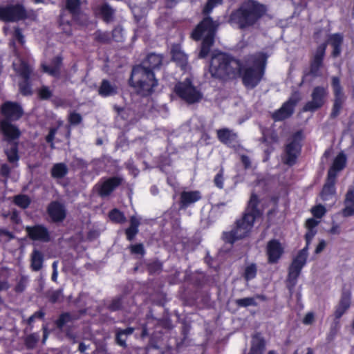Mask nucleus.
Here are the masks:
<instances>
[{
	"label": "nucleus",
	"mask_w": 354,
	"mask_h": 354,
	"mask_svg": "<svg viewBox=\"0 0 354 354\" xmlns=\"http://www.w3.org/2000/svg\"><path fill=\"white\" fill-rule=\"evenodd\" d=\"M265 347L266 342L263 338L259 337H253L251 348L263 352Z\"/></svg>",
	"instance_id": "obj_53"
},
{
	"label": "nucleus",
	"mask_w": 354,
	"mask_h": 354,
	"mask_svg": "<svg viewBox=\"0 0 354 354\" xmlns=\"http://www.w3.org/2000/svg\"><path fill=\"white\" fill-rule=\"evenodd\" d=\"M326 210L325 207L321 204L317 205L313 207L311 209V213L313 214V216L317 218H322L326 214Z\"/></svg>",
	"instance_id": "obj_54"
},
{
	"label": "nucleus",
	"mask_w": 354,
	"mask_h": 354,
	"mask_svg": "<svg viewBox=\"0 0 354 354\" xmlns=\"http://www.w3.org/2000/svg\"><path fill=\"white\" fill-rule=\"evenodd\" d=\"M158 324L160 326H161L162 328L167 329V330H170L173 327L172 323H171V320L169 319H159L158 321Z\"/></svg>",
	"instance_id": "obj_64"
},
{
	"label": "nucleus",
	"mask_w": 354,
	"mask_h": 354,
	"mask_svg": "<svg viewBox=\"0 0 354 354\" xmlns=\"http://www.w3.org/2000/svg\"><path fill=\"white\" fill-rule=\"evenodd\" d=\"M37 338L33 334L28 335L24 340L25 345L27 348H34L37 344Z\"/></svg>",
	"instance_id": "obj_59"
},
{
	"label": "nucleus",
	"mask_w": 354,
	"mask_h": 354,
	"mask_svg": "<svg viewBox=\"0 0 354 354\" xmlns=\"http://www.w3.org/2000/svg\"><path fill=\"white\" fill-rule=\"evenodd\" d=\"M344 37L341 33H334L329 37V42L333 47L331 56L334 58L340 55L342 52V45L343 44Z\"/></svg>",
	"instance_id": "obj_31"
},
{
	"label": "nucleus",
	"mask_w": 354,
	"mask_h": 354,
	"mask_svg": "<svg viewBox=\"0 0 354 354\" xmlns=\"http://www.w3.org/2000/svg\"><path fill=\"white\" fill-rule=\"evenodd\" d=\"M330 84L333 90V99L330 113V118L335 119L340 115L346 102L347 96L344 91V88L339 77L333 76L331 77Z\"/></svg>",
	"instance_id": "obj_11"
},
{
	"label": "nucleus",
	"mask_w": 354,
	"mask_h": 354,
	"mask_svg": "<svg viewBox=\"0 0 354 354\" xmlns=\"http://www.w3.org/2000/svg\"><path fill=\"white\" fill-rule=\"evenodd\" d=\"M257 274V266L254 263H252L247 266L244 269L243 277L246 281L254 279Z\"/></svg>",
	"instance_id": "obj_44"
},
{
	"label": "nucleus",
	"mask_w": 354,
	"mask_h": 354,
	"mask_svg": "<svg viewBox=\"0 0 354 354\" xmlns=\"http://www.w3.org/2000/svg\"><path fill=\"white\" fill-rule=\"evenodd\" d=\"M111 38L116 42L123 41L122 28L120 26L115 27L111 32Z\"/></svg>",
	"instance_id": "obj_57"
},
{
	"label": "nucleus",
	"mask_w": 354,
	"mask_h": 354,
	"mask_svg": "<svg viewBox=\"0 0 354 354\" xmlns=\"http://www.w3.org/2000/svg\"><path fill=\"white\" fill-rule=\"evenodd\" d=\"M19 89L20 93L24 96H28L32 94L31 79H22L19 82Z\"/></svg>",
	"instance_id": "obj_42"
},
{
	"label": "nucleus",
	"mask_w": 354,
	"mask_h": 354,
	"mask_svg": "<svg viewBox=\"0 0 354 354\" xmlns=\"http://www.w3.org/2000/svg\"><path fill=\"white\" fill-rule=\"evenodd\" d=\"M94 40L100 44H109L111 40L110 33L107 31L97 30L94 34Z\"/></svg>",
	"instance_id": "obj_45"
},
{
	"label": "nucleus",
	"mask_w": 354,
	"mask_h": 354,
	"mask_svg": "<svg viewBox=\"0 0 354 354\" xmlns=\"http://www.w3.org/2000/svg\"><path fill=\"white\" fill-rule=\"evenodd\" d=\"M241 59L232 55L222 52H214L209 62V73L214 79L221 81L236 80Z\"/></svg>",
	"instance_id": "obj_3"
},
{
	"label": "nucleus",
	"mask_w": 354,
	"mask_h": 354,
	"mask_svg": "<svg viewBox=\"0 0 354 354\" xmlns=\"http://www.w3.org/2000/svg\"><path fill=\"white\" fill-rule=\"evenodd\" d=\"M110 221L116 224H122L127 221L124 214L118 208L112 209L108 214Z\"/></svg>",
	"instance_id": "obj_39"
},
{
	"label": "nucleus",
	"mask_w": 354,
	"mask_h": 354,
	"mask_svg": "<svg viewBox=\"0 0 354 354\" xmlns=\"http://www.w3.org/2000/svg\"><path fill=\"white\" fill-rule=\"evenodd\" d=\"M13 203L21 209H26L31 203L30 197L26 194H18L15 196Z\"/></svg>",
	"instance_id": "obj_43"
},
{
	"label": "nucleus",
	"mask_w": 354,
	"mask_h": 354,
	"mask_svg": "<svg viewBox=\"0 0 354 354\" xmlns=\"http://www.w3.org/2000/svg\"><path fill=\"white\" fill-rule=\"evenodd\" d=\"M301 131H297L292 135L291 140L286 145V159L284 162L286 165L292 166L296 163L301 151Z\"/></svg>",
	"instance_id": "obj_14"
},
{
	"label": "nucleus",
	"mask_w": 354,
	"mask_h": 354,
	"mask_svg": "<svg viewBox=\"0 0 354 354\" xmlns=\"http://www.w3.org/2000/svg\"><path fill=\"white\" fill-rule=\"evenodd\" d=\"M123 180V178L119 176L105 178L96 185L97 192L101 197L109 196L116 188L122 185Z\"/></svg>",
	"instance_id": "obj_16"
},
{
	"label": "nucleus",
	"mask_w": 354,
	"mask_h": 354,
	"mask_svg": "<svg viewBox=\"0 0 354 354\" xmlns=\"http://www.w3.org/2000/svg\"><path fill=\"white\" fill-rule=\"evenodd\" d=\"M202 198L200 191H183L180 194L178 206L180 210H185Z\"/></svg>",
	"instance_id": "obj_20"
},
{
	"label": "nucleus",
	"mask_w": 354,
	"mask_h": 354,
	"mask_svg": "<svg viewBox=\"0 0 354 354\" xmlns=\"http://www.w3.org/2000/svg\"><path fill=\"white\" fill-rule=\"evenodd\" d=\"M80 0H66V8L73 17L78 16L80 14Z\"/></svg>",
	"instance_id": "obj_41"
},
{
	"label": "nucleus",
	"mask_w": 354,
	"mask_h": 354,
	"mask_svg": "<svg viewBox=\"0 0 354 354\" xmlns=\"http://www.w3.org/2000/svg\"><path fill=\"white\" fill-rule=\"evenodd\" d=\"M10 221L15 224H19L21 223V219L19 215V212L17 209H13L10 214Z\"/></svg>",
	"instance_id": "obj_62"
},
{
	"label": "nucleus",
	"mask_w": 354,
	"mask_h": 354,
	"mask_svg": "<svg viewBox=\"0 0 354 354\" xmlns=\"http://www.w3.org/2000/svg\"><path fill=\"white\" fill-rule=\"evenodd\" d=\"M328 95L327 87L316 86L311 93V100L307 102L303 106L304 112H315L321 109L325 104Z\"/></svg>",
	"instance_id": "obj_13"
},
{
	"label": "nucleus",
	"mask_w": 354,
	"mask_h": 354,
	"mask_svg": "<svg viewBox=\"0 0 354 354\" xmlns=\"http://www.w3.org/2000/svg\"><path fill=\"white\" fill-rule=\"evenodd\" d=\"M256 299H259L261 301H266V297L263 295L257 294L254 297L237 299L235 300V304L239 308H246L248 306H257L258 304L256 301Z\"/></svg>",
	"instance_id": "obj_34"
},
{
	"label": "nucleus",
	"mask_w": 354,
	"mask_h": 354,
	"mask_svg": "<svg viewBox=\"0 0 354 354\" xmlns=\"http://www.w3.org/2000/svg\"><path fill=\"white\" fill-rule=\"evenodd\" d=\"M12 122L7 120L0 121V131L3 136V140L8 143L17 142L21 136L19 129Z\"/></svg>",
	"instance_id": "obj_19"
},
{
	"label": "nucleus",
	"mask_w": 354,
	"mask_h": 354,
	"mask_svg": "<svg viewBox=\"0 0 354 354\" xmlns=\"http://www.w3.org/2000/svg\"><path fill=\"white\" fill-rule=\"evenodd\" d=\"M316 233V230L307 229L304 235L306 246L297 252L288 267L286 284L290 294L293 292L301 270L307 263L309 245Z\"/></svg>",
	"instance_id": "obj_6"
},
{
	"label": "nucleus",
	"mask_w": 354,
	"mask_h": 354,
	"mask_svg": "<svg viewBox=\"0 0 354 354\" xmlns=\"http://www.w3.org/2000/svg\"><path fill=\"white\" fill-rule=\"evenodd\" d=\"M267 11V6L257 0H245L230 12L227 21L239 30H248L259 24Z\"/></svg>",
	"instance_id": "obj_1"
},
{
	"label": "nucleus",
	"mask_w": 354,
	"mask_h": 354,
	"mask_svg": "<svg viewBox=\"0 0 354 354\" xmlns=\"http://www.w3.org/2000/svg\"><path fill=\"white\" fill-rule=\"evenodd\" d=\"M97 93L102 97H108L117 95L118 88L115 83L111 82L107 79H103L97 89Z\"/></svg>",
	"instance_id": "obj_27"
},
{
	"label": "nucleus",
	"mask_w": 354,
	"mask_h": 354,
	"mask_svg": "<svg viewBox=\"0 0 354 354\" xmlns=\"http://www.w3.org/2000/svg\"><path fill=\"white\" fill-rule=\"evenodd\" d=\"M33 10L28 12L23 4H6L0 6V21L5 23L18 22L34 17Z\"/></svg>",
	"instance_id": "obj_9"
},
{
	"label": "nucleus",
	"mask_w": 354,
	"mask_h": 354,
	"mask_svg": "<svg viewBox=\"0 0 354 354\" xmlns=\"http://www.w3.org/2000/svg\"><path fill=\"white\" fill-rule=\"evenodd\" d=\"M224 170L223 168H221L219 171L216 174L214 178V185L218 189H223L224 187Z\"/></svg>",
	"instance_id": "obj_55"
},
{
	"label": "nucleus",
	"mask_w": 354,
	"mask_h": 354,
	"mask_svg": "<svg viewBox=\"0 0 354 354\" xmlns=\"http://www.w3.org/2000/svg\"><path fill=\"white\" fill-rule=\"evenodd\" d=\"M340 329V321L334 319L329 330V333L327 335L326 339L328 342L333 341L336 337L337 333Z\"/></svg>",
	"instance_id": "obj_46"
},
{
	"label": "nucleus",
	"mask_w": 354,
	"mask_h": 354,
	"mask_svg": "<svg viewBox=\"0 0 354 354\" xmlns=\"http://www.w3.org/2000/svg\"><path fill=\"white\" fill-rule=\"evenodd\" d=\"M11 169L6 163L2 164L0 167V175L5 178H8L10 174Z\"/></svg>",
	"instance_id": "obj_63"
},
{
	"label": "nucleus",
	"mask_w": 354,
	"mask_h": 354,
	"mask_svg": "<svg viewBox=\"0 0 354 354\" xmlns=\"http://www.w3.org/2000/svg\"><path fill=\"white\" fill-rule=\"evenodd\" d=\"M327 44L322 43L319 45L314 54L310 59L309 67L302 72L301 81L299 86L305 83H311L315 78L322 75V69L324 68V61L326 55Z\"/></svg>",
	"instance_id": "obj_7"
},
{
	"label": "nucleus",
	"mask_w": 354,
	"mask_h": 354,
	"mask_svg": "<svg viewBox=\"0 0 354 354\" xmlns=\"http://www.w3.org/2000/svg\"><path fill=\"white\" fill-rule=\"evenodd\" d=\"M47 213L54 223L63 221L66 216L64 205L56 201H52L48 204Z\"/></svg>",
	"instance_id": "obj_23"
},
{
	"label": "nucleus",
	"mask_w": 354,
	"mask_h": 354,
	"mask_svg": "<svg viewBox=\"0 0 354 354\" xmlns=\"http://www.w3.org/2000/svg\"><path fill=\"white\" fill-rule=\"evenodd\" d=\"M134 331L133 327H127L125 329L117 328L115 332V342L120 346H127L126 341L127 336L131 335Z\"/></svg>",
	"instance_id": "obj_36"
},
{
	"label": "nucleus",
	"mask_w": 354,
	"mask_h": 354,
	"mask_svg": "<svg viewBox=\"0 0 354 354\" xmlns=\"http://www.w3.org/2000/svg\"><path fill=\"white\" fill-rule=\"evenodd\" d=\"M78 319L75 315H73L68 312L62 313L58 318L55 320V324L59 330H62L63 328L69 322H72Z\"/></svg>",
	"instance_id": "obj_35"
},
{
	"label": "nucleus",
	"mask_w": 354,
	"mask_h": 354,
	"mask_svg": "<svg viewBox=\"0 0 354 354\" xmlns=\"http://www.w3.org/2000/svg\"><path fill=\"white\" fill-rule=\"evenodd\" d=\"M338 171H336L330 168L328 170L326 181L327 183H333L335 184L336 178Z\"/></svg>",
	"instance_id": "obj_61"
},
{
	"label": "nucleus",
	"mask_w": 354,
	"mask_h": 354,
	"mask_svg": "<svg viewBox=\"0 0 354 354\" xmlns=\"http://www.w3.org/2000/svg\"><path fill=\"white\" fill-rule=\"evenodd\" d=\"M335 184L326 182L322 190V196L324 200L328 199L327 196H332L335 193Z\"/></svg>",
	"instance_id": "obj_49"
},
{
	"label": "nucleus",
	"mask_w": 354,
	"mask_h": 354,
	"mask_svg": "<svg viewBox=\"0 0 354 354\" xmlns=\"http://www.w3.org/2000/svg\"><path fill=\"white\" fill-rule=\"evenodd\" d=\"M8 144V146L4 149V153L7 156L8 161L12 164L17 163L20 159L19 144L17 142Z\"/></svg>",
	"instance_id": "obj_32"
},
{
	"label": "nucleus",
	"mask_w": 354,
	"mask_h": 354,
	"mask_svg": "<svg viewBox=\"0 0 354 354\" xmlns=\"http://www.w3.org/2000/svg\"><path fill=\"white\" fill-rule=\"evenodd\" d=\"M147 270L150 275L158 274L162 270V263L159 261H154L147 264Z\"/></svg>",
	"instance_id": "obj_47"
},
{
	"label": "nucleus",
	"mask_w": 354,
	"mask_h": 354,
	"mask_svg": "<svg viewBox=\"0 0 354 354\" xmlns=\"http://www.w3.org/2000/svg\"><path fill=\"white\" fill-rule=\"evenodd\" d=\"M62 61L63 59L61 56H56L52 59L50 65L42 64V70L50 76L59 78L61 74Z\"/></svg>",
	"instance_id": "obj_24"
},
{
	"label": "nucleus",
	"mask_w": 354,
	"mask_h": 354,
	"mask_svg": "<svg viewBox=\"0 0 354 354\" xmlns=\"http://www.w3.org/2000/svg\"><path fill=\"white\" fill-rule=\"evenodd\" d=\"M218 140L230 148H236L239 143L237 133L228 128H222L216 131Z\"/></svg>",
	"instance_id": "obj_21"
},
{
	"label": "nucleus",
	"mask_w": 354,
	"mask_h": 354,
	"mask_svg": "<svg viewBox=\"0 0 354 354\" xmlns=\"http://www.w3.org/2000/svg\"><path fill=\"white\" fill-rule=\"evenodd\" d=\"M268 56L266 53L257 52L250 55L243 65L241 61L236 79L241 78L243 85L248 89H254L262 81L266 70Z\"/></svg>",
	"instance_id": "obj_2"
},
{
	"label": "nucleus",
	"mask_w": 354,
	"mask_h": 354,
	"mask_svg": "<svg viewBox=\"0 0 354 354\" xmlns=\"http://www.w3.org/2000/svg\"><path fill=\"white\" fill-rule=\"evenodd\" d=\"M0 112L4 117L1 120L16 122L19 120L24 114L22 106L12 101H6L0 106Z\"/></svg>",
	"instance_id": "obj_15"
},
{
	"label": "nucleus",
	"mask_w": 354,
	"mask_h": 354,
	"mask_svg": "<svg viewBox=\"0 0 354 354\" xmlns=\"http://www.w3.org/2000/svg\"><path fill=\"white\" fill-rule=\"evenodd\" d=\"M255 220L254 217L243 214L242 217L236 221L234 227L232 230L223 233V240L227 243L233 244L236 241L248 236L254 226Z\"/></svg>",
	"instance_id": "obj_8"
},
{
	"label": "nucleus",
	"mask_w": 354,
	"mask_h": 354,
	"mask_svg": "<svg viewBox=\"0 0 354 354\" xmlns=\"http://www.w3.org/2000/svg\"><path fill=\"white\" fill-rule=\"evenodd\" d=\"M131 254L144 256L146 253L144 245L142 243L131 244L129 246Z\"/></svg>",
	"instance_id": "obj_52"
},
{
	"label": "nucleus",
	"mask_w": 354,
	"mask_h": 354,
	"mask_svg": "<svg viewBox=\"0 0 354 354\" xmlns=\"http://www.w3.org/2000/svg\"><path fill=\"white\" fill-rule=\"evenodd\" d=\"M62 296V290L58 289L56 290H54L51 292H49L47 295V298L49 302L51 304H55L58 302L60 299V298Z\"/></svg>",
	"instance_id": "obj_56"
},
{
	"label": "nucleus",
	"mask_w": 354,
	"mask_h": 354,
	"mask_svg": "<svg viewBox=\"0 0 354 354\" xmlns=\"http://www.w3.org/2000/svg\"><path fill=\"white\" fill-rule=\"evenodd\" d=\"M122 297H117L113 298L108 306V309L112 312L118 311L122 308Z\"/></svg>",
	"instance_id": "obj_51"
},
{
	"label": "nucleus",
	"mask_w": 354,
	"mask_h": 354,
	"mask_svg": "<svg viewBox=\"0 0 354 354\" xmlns=\"http://www.w3.org/2000/svg\"><path fill=\"white\" fill-rule=\"evenodd\" d=\"M162 56L153 53H149L146 59L140 64L145 65L148 68L154 69L159 68L162 64Z\"/></svg>",
	"instance_id": "obj_33"
},
{
	"label": "nucleus",
	"mask_w": 354,
	"mask_h": 354,
	"mask_svg": "<svg viewBox=\"0 0 354 354\" xmlns=\"http://www.w3.org/2000/svg\"><path fill=\"white\" fill-rule=\"evenodd\" d=\"M13 66L15 71L20 77L22 79H30L33 69L26 60L20 59L19 65L14 64Z\"/></svg>",
	"instance_id": "obj_29"
},
{
	"label": "nucleus",
	"mask_w": 354,
	"mask_h": 354,
	"mask_svg": "<svg viewBox=\"0 0 354 354\" xmlns=\"http://www.w3.org/2000/svg\"><path fill=\"white\" fill-rule=\"evenodd\" d=\"M68 172V169L66 164L63 162L56 163L51 168L50 174L54 178H62Z\"/></svg>",
	"instance_id": "obj_38"
},
{
	"label": "nucleus",
	"mask_w": 354,
	"mask_h": 354,
	"mask_svg": "<svg viewBox=\"0 0 354 354\" xmlns=\"http://www.w3.org/2000/svg\"><path fill=\"white\" fill-rule=\"evenodd\" d=\"M267 261L269 264H277L284 254V248L276 239L270 240L266 247Z\"/></svg>",
	"instance_id": "obj_17"
},
{
	"label": "nucleus",
	"mask_w": 354,
	"mask_h": 354,
	"mask_svg": "<svg viewBox=\"0 0 354 354\" xmlns=\"http://www.w3.org/2000/svg\"><path fill=\"white\" fill-rule=\"evenodd\" d=\"M25 230L28 237L32 241L48 243L51 239L48 229L43 224L26 226Z\"/></svg>",
	"instance_id": "obj_18"
},
{
	"label": "nucleus",
	"mask_w": 354,
	"mask_h": 354,
	"mask_svg": "<svg viewBox=\"0 0 354 354\" xmlns=\"http://www.w3.org/2000/svg\"><path fill=\"white\" fill-rule=\"evenodd\" d=\"M68 120L71 125H78L82 122V117L80 113L73 111L69 114Z\"/></svg>",
	"instance_id": "obj_58"
},
{
	"label": "nucleus",
	"mask_w": 354,
	"mask_h": 354,
	"mask_svg": "<svg viewBox=\"0 0 354 354\" xmlns=\"http://www.w3.org/2000/svg\"><path fill=\"white\" fill-rule=\"evenodd\" d=\"M129 226L125 229L124 234L126 239L129 241H132L135 239L136 235L139 232V226L140 221L136 216H132L129 219Z\"/></svg>",
	"instance_id": "obj_30"
},
{
	"label": "nucleus",
	"mask_w": 354,
	"mask_h": 354,
	"mask_svg": "<svg viewBox=\"0 0 354 354\" xmlns=\"http://www.w3.org/2000/svg\"><path fill=\"white\" fill-rule=\"evenodd\" d=\"M44 262V255L41 252L35 249L31 254V268L33 271L41 269Z\"/></svg>",
	"instance_id": "obj_37"
},
{
	"label": "nucleus",
	"mask_w": 354,
	"mask_h": 354,
	"mask_svg": "<svg viewBox=\"0 0 354 354\" xmlns=\"http://www.w3.org/2000/svg\"><path fill=\"white\" fill-rule=\"evenodd\" d=\"M174 91L180 99L189 104L199 102L203 97L201 91L193 85L192 80L189 78L178 82L175 85Z\"/></svg>",
	"instance_id": "obj_10"
},
{
	"label": "nucleus",
	"mask_w": 354,
	"mask_h": 354,
	"mask_svg": "<svg viewBox=\"0 0 354 354\" xmlns=\"http://www.w3.org/2000/svg\"><path fill=\"white\" fill-rule=\"evenodd\" d=\"M95 15L99 17L106 24H110L113 21L115 18V10L108 3H104L97 7L95 10Z\"/></svg>",
	"instance_id": "obj_26"
},
{
	"label": "nucleus",
	"mask_w": 354,
	"mask_h": 354,
	"mask_svg": "<svg viewBox=\"0 0 354 354\" xmlns=\"http://www.w3.org/2000/svg\"><path fill=\"white\" fill-rule=\"evenodd\" d=\"M219 26L218 21L209 16L204 17L190 33V38L195 41H201L198 57L206 58L215 43L216 32Z\"/></svg>",
	"instance_id": "obj_4"
},
{
	"label": "nucleus",
	"mask_w": 354,
	"mask_h": 354,
	"mask_svg": "<svg viewBox=\"0 0 354 354\" xmlns=\"http://www.w3.org/2000/svg\"><path fill=\"white\" fill-rule=\"evenodd\" d=\"M351 305V292L349 290H343L340 299L335 306L333 313L334 319L340 321L341 317L349 309Z\"/></svg>",
	"instance_id": "obj_22"
},
{
	"label": "nucleus",
	"mask_w": 354,
	"mask_h": 354,
	"mask_svg": "<svg viewBox=\"0 0 354 354\" xmlns=\"http://www.w3.org/2000/svg\"><path fill=\"white\" fill-rule=\"evenodd\" d=\"M259 203L260 201L258 196L256 194L252 193L243 214H248V216H252L254 219L261 217L262 212L258 208Z\"/></svg>",
	"instance_id": "obj_28"
},
{
	"label": "nucleus",
	"mask_w": 354,
	"mask_h": 354,
	"mask_svg": "<svg viewBox=\"0 0 354 354\" xmlns=\"http://www.w3.org/2000/svg\"><path fill=\"white\" fill-rule=\"evenodd\" d=\"M346 156L343 152H340L337 154V156L335 158L330 169L336 171H340L346 167Z\"/></svg>",
	"instance_id": "obj_40"
},
{
	"label": "nucleus",
	"mask_w": 354,
	"mask_h": 354,
	"mask_svg": "<svg viewBox=\"0 0 354 354\" xmlns=\"http://www.w3.org/2000/svg\"><path fill=\"white\" fill-rule=\"evenodd\" d=\"M57 129L55 128H51L49 130L48 135L46 136V141L48 143L50 144L51 148L54 147L53 140L55 139V136L56 133Z\"/></svg>",
	"instance_id": "obj_60"
},
{
	"label": "nucleus",
	"mask_w": 354,
	"mask_h": 354,
	"mask_svg": "<svg viewBox=\"0 0 354 354\" xmlns=\"http://www.w3.org/2000/svg\"><path fill=\"white\" fill-rule=\"evenodd\" d=\"M129 85L133 88L136 93L142 97L151 95L158 85V80L154 71L145 65L137 64L133 66Z\"/></svg>",
	"instance_id": "obj_5"
},
{
	"label": "nucleus",
	"mask_w": 354,
	"mask_h": 354,
	"mask_svg": "<svg viewBox=\"0 0 354 354\" xmlns=\"http://www.w3.org/2000/svg\"><path fill=\"white\" fill-rule=\"evenodd\" d=\"M37 95L41 100H48L53 96V91L48 86L43 85L38 88Z\"/></svg>",
	"instance_id": "obj_48"
},
{
	"label": "nucleus",
	"mask_w": 354,
	"mask_h": 354,
	"mask_svg": "<svg viewBox=\"0 0 354 354\" xmlns=\"http://www.w3.org/2000/svg\"><path fill=\"white\" fill-rule=\"evenodd\" d=\"M344 207L342 209V215L344 217L354 216V187H350L344 201Z\"/></svg>",
	"instance_id": "obj_25"
},
{
	"label": "nucleus",
	"mask_w": 354,
	"mask_h": 354,
	"mask_svg": "<svg viewBox=\"0 0 354 354\" xmlns=\"http://www.w3.org/2000/svg\"><path fill=\"white\" fill-rule=\"evenodd\" d=\"M223 3V0H207L203 8V13L204 15H208L216 6Z\"/></svg>",
	"instance_id": "obj_50"
},
{
	"label": "nucleus",
	"mask_w": 354,
	"mask_h": 354,
	"mask_svg": "<svg viewBox=\"0 0 354 354\" xmlns=\"http://www.w3.org/2000/svg\"><path fill=\"white\" fill-rule=\"evenodd\" d=\"M301 100V96L299 91H293L291 95L282 106L272 114V118L275 122L283 121L289 118L294 113L295 108Z\"/></svg>",
	"instance_id": "obj_12"
}]
</instances>
